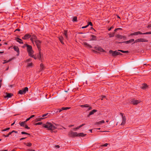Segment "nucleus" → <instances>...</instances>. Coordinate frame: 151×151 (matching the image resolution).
<instances>
[{
    "label": "nucleus",
    "mask_w": 151,
    "mask_h": 151,
    "mask_svg": "<svg viewBox=\"0 0 151 151\" xmlns=\"http://www.w3.org/2000/svg\"><path fill=\"white\" fill-rule=\"evenodd\" d=\"M43 125L44 127L47 128L49 130H52L56 129L55 126L50 123L47 122L46 124Z\"/></svg>",
    "instance_id": "nucleus-1"
},
{
    "label": "nucleus",
    "mask_w": 151,
    "mask_h": 151,
    "mask_svg": "<svg viewBox=\"0 0 151 151\" xmlns=\"http://www.w3.org/2000/svg\"><path fill=\"white\" fill-rule=\"evenodd\" d=\"M27 50L29 53V55L30 56L33 57L32 54L33 52V51L32 49V47L31 46L27 45Z\"/></svg>",
    "instance_id": "nucleus-2"
},
{
    "label": "nucleus",
    "mask_w": 151,
    "mask_h": 151,
    "mask_svg": "<svg viewBox=\"0 0 151 151\" xmlns=\"http://www.w3.org/2000/svg\"><path fill=\"white\" fill-rule=\"evenodd\" d=\"M109 52L110 54H111L112 56L114 57H115L118 55H122V54L120 53L119 52H118V51H113L112 50H110Z\"/></svg>",
    "instance_id": "nucleus-3"
},
{
    "label": "nucleus",
    "mask_w": 151,
    "mask_h": 151,
    "mask_svg": "<svg viewBox=\"0 0 151 151\" xmlns=\"http://www.w3.org/2000/svg\"><path fill=\"white\" fill-rule=\"evenodd\" d=\"M28 91V88L27 87H25L23 89L20 90L19 91L18 93L21 94H25L26 92Z\"/></svg>",
    "instance_id": "nucleus-4"
},
{
    "label": "nucleus",
    "mask_w": 151,
    "mask_h": 151,
    "mask_svg": "<svg viewBox=\"0 0 151 151\" xmlns=\"http://www.w3.org/2000/svg\"><path fill=\"white\" fill-rule=\"evenodd\" d=\"M148 42V40H146L145 39L143 38H140L136 40L134 43H137L139 42Z\"/></svg>",
    "instance_id": "nucleus-5"
},
{
    "label": "nucleus",
    "mask_w": 151,
    "mask_h": 151,
    "mask_svg": "<svg viewBox=\"0 0 151 151\" xmlns=\"http://www.w3.org/2000/svg\"><path fill=\"white\" fill-rule=\"evenodd\" d=\"M120 114L121 115L122 117V123H121V125H124L126 123V118L125 116H124L123 115V114L120 113Z\"/></svg>",
    "instance_id": "nucleus-6"
},
{
    "label": "nucleus",
    "mask_w": 151,
    "mask_h": 151,
    "mask_svg": "<svg viewBox=\"0 0 151 151\" xmlns=\"http://www.w3.org/2000/svg\"><path fill=\"white\" fill-rule=\"evenodd\" d=\"M69 135L73 137H77L78 136V134L76 132H74L72 131H71L70 132Z\"/></svg>",
    "instance_id": "nucleus-7"
},
{
    "label": "nucleus",
    "mask_w": 151,
    "mask_h": 151,
    "mask_svg": "<svg viewBox=\"0 0 151 151\" xmlns=\"http://www.w3.org/2000/svg\"><path fill=\"white\" fill-rule=\"evenodd\" d=\"M131 102L134 105H137L140 102V101L132 99L131 100Z\"/></svg>",
    "instance_id": "nucleus-8"
},
{
    "label": "nucleus",
    "mask_w": 151,
    "mask_h": 151,
    "mask_svg": "<svg viewBox=\"0 0 151 151\" xmlns=\"http://www.w3.org/2000/svg\"><path fill=\"white\" fill-rule=\"evenodd\" d=\"M97 110L95 109H94L91 111L89 114L87 116L89 117L90 115L93 114L94 113L97 112Z\"/></svg>",
    "instance_id": "nucleus-9"
},
{
    "label": "nucleus",
    "mask_w": 151,
    "mask_h": 151,
    "mask_svg": "<svg viewBox=\"0 0 151 151\" xmlns=\"http://www.w3.org/2000/svg\"><path fill=\"white\" fill-rule=\"evenodd\" d=\"M35 42L37 45V48L39 49L40 47V41L37 40H35Z\"/></svg>",
    "instance_id": "nucleus-10"
},
{
    "label": "nucleus",
    "mask_w": 151,
    "mask_h": 151,
    "mask_svg": "<svg viewBox=\"0 0 151 151\" xmlns=\"http://www.w3.org/2000/svg\"><path fill=\"white\" fill-rule=\"evenodd\" d=\"M30 40L32 41L33 42L34 41H35V40L36 39V37L35 35H33L32 36L31 35Z\"/></svg>",
    "instance_id": "nucleus-11"
},
{
    "label": "nucleus",
    "mask_w": 151,
    "mask_h": 151,
    "mask_svg": "<svg viewBox=\"0 0 151 151\" xmlns=\"http://www.w3.org/2000/svg\"><path fill=\"white\" fill-rule=\"evenodd\" d=\"M148 86L145 83H144L142 85V86H141V88L142 89L145 90L147 89V88Z\"/></svg>",
    "instance_id": "nucleus-12"
},
{
    "label": "nucleus",
    "mask_w": 151,
    "mask_h": 151,
    "mask_svg": "<svg viewBox=\"0 0 151 151\" xmlns=\"http://www.w3.org/2000/svg\"><path fill=\"white\" fill-rule=\"evenodd\" d=\"M6 95L4 96L5 98H11L13 95V94L11 93H6Z\"/></svg>",
    "instance_id": "nucleus-13"
},
{
    "label": "nucleus",
    "mask_w": 151,
    "mask_h": 151,
    "mask_svg": "<svg viewBox=\"0 0 151 151\" xmlns=\"http://www.w3.org/2000/svg\"><path fill=\"white\" fill-rule=\"evenodd\" d=\"M143 33H142L138 31L137 32H135L133 33H132L130 34V35H138V34H142Z\"/></svg>",
    "instance_id": "nucleus-14"
},
{
    "label": "nucleus",
    "mask_w": 151,
    "mask_h": 151,
    "mask_svg": "<svg viewBox=\"0 0 151 151\" xmlns=\"http://www.w3.org/2000/svg\"><path fill=\"white\" fill-rule=\"evenodd\" d=\"M31 37V35L28 34H27L26 35L24 36L23 37H22V39H28L30 37Z\"/></svg>",
    "instance_id": "nucleus-15"
},
{
    "label": "nucleus",
    "mask_w": 151,
    "mask_h": 151,
    "mask_svg": "<svg viewBox=\"0 0 151 151\" xmlns=\"http://www.w3.org/2000/svg\"><path fill=\"white\" fill-rule=\"evenodd\" d=\"M95 48L96 50H98L100 52H102L104 50L101 47H95Z\"/></svg>",
    "instance_id": "nucleus-16"
},
{
    "label": "nucleus",
    "mask_w": 151,
    "mask_h": 151,
    "mask_svg": "<svg viewBox=\"0 0 151 151\" xmlns=\"http://www.w3.org/2000/svg\"><path fill=\"white\" fill-rule=\"evenodd\" d=\"M85 125V124H82V125L79 126L77 127L76 128H75L73 129V130L74 131H76L77 129H79V128L81 127L82 126H83L84 125Z\"/></svg>",
    "instance_id": "nucleus-17"
},
{
    "label": "nucleus",
    "mask_w": 151,
    "mask_h": 151,
    "mask_svg": "<svg viewBox=\"0 0 151 151\" xmlns=\"http://www.w3.org/2000/svg\"><path fill=\"white\" fill-rule=\"evenodd\" d=\"M134 39H132L129 41L123 42L126 43H129L134 42Z\"/></svg>",
    "instance_id": "nucleus-18"
},
{
    "label": "nucleus",
    "mask_w": 151,
    "mask_h": 151,
    "mask_svg": "<svg viewBox=\"0 0 151 151\" xmlns=\"http://www.w3.org/2000/svg\"><path fill=\"white\" fill-rule=\"evenodd\" d=\"M27 122H26V121L23 122H21L19 123L20 125L22 127H24L25 125V123Z\"/></svg>",
    "instance_id": "nucleus-19"
},
{
    "label": "nucleus",
    "mask_w": 151,
    "mask_h": 151,
    "mask_svg": "<svg viewBox=\"0 0 151 151\" xmlns=\"http://www.w3.org/2000/svg\"><path fill=\"white\" fill-rule=\"evenodd\" d=\"M83 44L85 46H86L88 47H89V48H91L92 47L89 44H88V43L86 42H83Z\"/></svg>",
    "instance_id": "nucleus-20"
},
{
    "label": "nucleus",
    "mask_w": 151,
    "mask_h": 151,
    "mask_svg": "<svg viewBox=\"0 0 151 151\" xmlns=\"http://www.w3.org/2000/svg\"><path fill=\"white\" fill-rule=\"evenodd\" d=\"M17 41L20 44H23V42H22V40L19 38H17L16 39Z\"/></svg>",
    "instance_id": "nucleus-21"
},
{
    "label": "nucleus",
    "mask_w": 151,
    "mask_h": 151,
    "mask_svg": "<svg viewBox=\"0 0 151 151\" xmlns=\"http://www.w3.org/2000/svg\"><path fill=\"white\" fill-rule=\"evenodd\" d=\"M13 48L14 49L15 51L17 52L18 53H19V49L18 47L14 46V47Z\"/></svg>",
    "instance_id": "nucleus-22"
},
{
    "label": "nucleus",
    "mask_w": 151,
    "mask_h": 151,
    "mask_svg": "<svg viewBox=\"0 0 151 151\" xmlns=\"http://www.w3.org/2000/svg\"><path fill=\"white\" fill-rule=\"evenodd\" d=\"M59 40L63 44H64V42L63 41V38L62 36H60L59 37Z\"/></svg>",
    "instance_id": "nucleus-23"
},
{
    "label": "nucleus",
    "mask_w": 151,
    "mask_h": 151,
    "mask_svg": "<svg viewBox=\"0 0 151 151\" xmlns=\"http://www.w3.org/2000/svg\"><path fill=\"white\" fill-rule=\"evenodd\" d=\"M78 136L83 137L86 135V134H84L83 133H80L78 134Z\"/></svg>",
    "instance_id": "nucleus-24"
},
{
    "label": "nucleus",
    "mask_w": 151,
    "mask_h": 151,
    "mask_svg": "<svg viewBox=\"0 0 151 151\" xmlns=\"http://www.w3.org/2000/svg\"><path fill=\"white\" fill-rule=\"evenodd\" d=\"M104 123V120H102L101 121H99L98 122H96V124H100L102 123Z\"/></svg>",
    "instance_id": "nucleus-25"
},
{
    "label": "nucleus",
    "mask_w": 151,
    "mask_h": 151,
    "mask_svg": "<svg viewBox=\"0 0 151 151\" xmlns=\"http://www.w3.org/2000/svg\"><path fill=\"white\" fill-rule=\"evenodd\" d=\"M116 37L117 38H119V39H122L123 38H124V37L123 36H122V35H116Z\"/></svg>",
    "instance_id": "nucleus-26"
},
{
    "label": "nucleus",
    "mask_w": 151,
    "mask_h": 151,
    "mask_svg": "<svg viewBox=\"0 0 151 151\" xmlns=\"http://www.w3.org/2000/svg\"><path fill=\"white\" fill-rule=\"evenodd\" d=\"M35 115H32L29 118H27L26 119V122H27L28 121H29V120L31 118H33V117H34L35 116Z\"/></svg>",
    "instance_id": "nucleus-27"
},
{
    "label": "nucleus",
    "mask_w": 151,
    "mask_h": 151,
    "mask_svg": "<svg viewBox=\"0 0 151 151\" xmlns=\"http://www.w3.org/2000/svg\"><path fill=\"white\" fill-rule=\"evenodd\" d=\"M42 54L40 51H39V55L38 56V58L40 60L41 58Z\"/></svg>",
    "instance_id": "nucleus-28"
},
{
    "label": "nucleus",
    "mask_w": 151,
    "mask_h": 151,
    "mask_svg": "<svg viewBox=\"0 0 151 151\" xmlns=\"http://www.w3.org/2000/svg\"><path fill=\"white\" fill-rule=\"evenodd\" d=\"M63 34L65 36V37L66 39H68V36L67 35V32L66 31H65L63 33Z\"/></svg>",
    "instance_id": "nucleus-29"
},
{
    "label": "nucleus",
    "mask_w": 151,
    "mask_h": 151,
    "mask_svg": "<svg viewBox=\"0 0 151 151\" xmlns=\"http://www.w3.org/2000/svg\"><path fill=\"white\" fill-rule=\"evenodd\" d=\"M12 59H9V60H7V61H6V60H4V62H3V64H4L6 63H8L10 61L12 60Z\"/></svg>",
    "instance_id": "nucleus-30"
},
{
    "label": "nucleus",
    "mask_w": 151,
    "mask_h": 151,
    "mask_svg": "<svg viewBox=\"0 0 151 151\" xmlns=\"http://www.w3.org/2000/svg\"><path fill=\"white\" fill-rule=\"evenodd\" d=\"M44 118H37L36 120V122L40 121L41 120L43 119Z\"/></svg>",
    "instance_id": "nucleus-31"
},
{
    "label": "nucleus",
    "mask_w": 151,
    "mask_h": 151,
    "mask_svg": "<svg viewBox=\"0 0 151 151\" xmlns=\"http://www.w3.org/2000/svg\"><path fill=\"white\" fill-rule=\"evenodd\" d=\"M118 51H120L123 53H128V51H124L123 50H118Z\"/></svg>",
    "instance_id": "nucleus-32"
},
{
    "label": "nucleus",
    "mask_w": 151,
    "mask_h": 151,
    "mask_svg": "<svg viewBox=\"0 0 151 151\" xmlns=\"http://www.w3.org/2000/svg\"><path fill=\"white\" fill-rule=\"evenodd\" d=\"M77 20V17H75L73 18L72 20L73 22H76Z\"/></svg>",
    "instance_id": "nucleus-33"
},
{
    "label": "nucleus",
    "mask_w": 151,
    "mask_h": 151,
    "mask_svg": "<svg viewBox=\"0 0 151 151\" xmlns=\"http://www.w3.org/2000/svg\"><path fill=\"white\" fill-rule=\"evenodd\" d=\"M12 134V132H10L9 133L7 134V135H3V136L4 137H8L11 134Z\"/></svg>",
    "instance_id": "nucleus-34"
},
{
    "label": "nucleus",
    "mask_w": 151,
    "mask_h": 151,
    "mask_svg": "<svg viewBox=\"0 0 151 151\" xmlns=\"http://www.w3.org/2000/svg\"><path fill=\"white\" fill-rule=\"evenodd\" d=\"M91 36L92 37V38L91 39L92 40H95V39L96 38V37L95 36L93 35H92Z\"/></svg>",
    "instance_id": "nucleus-35"
},
{
    "label": "nucleus",
    "mask_w": 151,
    "mask_h": 151,
    "mask_svg": "<svg viewBox=\"0 0 151 151\" xmlns=\"http://www.w3.org/2000/svg\"><path fill=\"white\" fill-rule=\"evenodd\" d=\"M70 108H69V107H62V109L61 110H66L68 109H69Z\"/></svg>",
    "instance_id": "nucleus-36"
},
{
    "label": "nucleus",
    "mask_w": 151,
    "mask_h": 151,
    "mask_svg": "<svg viewBox=\"0 0 151 151\" xmlns=\"http://www.w3.org/2000/svg\"><path fill=\"white\" fill-rule=\"evenodd\" d=\"M24 144L26 145L27 146H29V147H30V146H31V145H32L31 143H27V144L24 143Z\"/></svg>",
    "instance_id": "nucleus-37"
},
{
    "label": "nucleus",
    "mask_w": 151,
    "mask_h": 151,
    "mask_svg": "<svg viewBox=\"0 0 151 151\" xmlns=\"http://www.w3.org/2000/svg\"><path fill=\"white\" fill-rule=\"evenodd\" d=\"M114 33L112 34H109V37H113L114 36Z\"/></svg>",
    "instance_id": "nucleus-38"
},
{
    "label": "nucleus",
    "mask_w": 151,
    "mask_h": 151,
    "mask_svg": "<svg viewBox=\"0 0 151 151\" xmlns=\"http://www.w3.org/2000/svg\"><path fill=\"white\" fill-rule=\"evenodd\" d=\"M142 34L146 35V34H151V32H148L145 33H144Z\"/></svg>",
    "instance_id": "nucleus-39"
},
{
    "label": "nucleus",
    "mask_w": 151,
    "mask_h": 151,
    "mask_svg": "<svg viewBox=\"0 0 151 151\" xmlns=\"http://www.w3.org/2000/svg\"><path fill=\"white\" fill-rule=\"evenodd\" d=\"M43 64H40V69L41 70H42L43 68Z\"/></svg>",
    "instance_id": "nucleus-40"
},
{
    "label": "nucleus",
    "mask_w": 151,
    "mask_h": 151,
    "mask_svg": "<svg viewBox=\"0 0 151 151\" xmlns=\"http://www.w3.org/2000/svg\"><path fill=\"white\" fill-rule=\"evenodd\" d=\"M32 63H28V67H31L32 66Z\"/></svg>",
    "instance_id": "nucleus-41"
},
{
    "label": "nucleus",
    "mask_w": 151,
    "mask_h": 151,
    "mask_svg": "<svg viewBox=\"0 0 151 151\" xmlns=\"http://www.w3.org/2000/svg\"><path fill=\"white\" fill-rule=\"evenodd\" d=\"M61 111H62V110L61 109H57V110H56V111H55V112H56V113H57L58 111L59 112H60Z\"/></svg>",
    "instance_id": "nucleus-42"
},
{
    "label": "nucleus",
    "mask_w": 151,
    "mask_h": 151,
    "mask_svg": "<svg viewBox=\"0 0 151 151\" xmlns=\"http://www.w3.org/2000/svg\"><path fill=\"white\" fill-rule=\"evenodd\" d=\"M10 129V128H6V129H4L2 131H6L7 130L9 129Z\"/></svg>",
    "instance_id": "nucleus-43"
},
{
    "label": "nucleus",
    "mask_w": 151,
    "mask_h": 151,
    "mask_svg": "<svg viewBox=\"0 0 151 151\" xmlns=\"http://www.w3.org/2000/svg\"><path fill=\"white\" fill-rule=\"evenodd\" d=\"M89 105L87 104H86L84 105V107L88 108V107H89Z\"/></svg>",
    "instance_id": "nucleus-44"
},
{
    "label": "nucleus",
    "mask_w": 151,
    "mask_h": 151,
    "mask_svg": "<svg viewBox=\"0 0 151 151\" xmlns=\"http://www.w3.org/2000/svg\"><path fill=\"white\" fill-rule=\"evenodd\" d=\"M42 124V122H40L36 123L35 124L36 125H40V124Z\"/></svg>",
    "instance_id": "nucleus-45"
},
{
    "label": "nucleus",
    "mask_w": 151,
    "mask_h": 151,
    "mask_svg": "<svg viewBox=\"0 0 151 151\" xmlns=\"http://www.w3.org/2000/svg\"><path fill=\"white\" fill-rule=\"evenodd\" d=\"M108 144V143H106V144H104V145H102L101 146L106 147V146H107Z\"/></svg>",
    "instance_id": "nucleus-46"
},
{
    "label": "nucleus",
    "mask_w": 151,
    "mask_h": 151,
    "mask_svg": "<svg viewBox=\"0 0 151 151\" xmlns=\"http://www.w3.org/2000/svg\"><path fill=\"white\" fill-rule=\"evenodd\" d=\"M87 111H89L92 109V108L91 107L89 106V107H88Z\"/></svg>",
    "instance_id": "nucleus-47"
},
{
    "label": "nucleus",
    "mask_w": 151,
    "mask_h": 151,
    "mask_svg": "<svg viewBox=\"0 0 151 151\" xmlns=\"http://www.w3.org/2000/svg\"><path fill=\"white\" fill-rule=\"evenodd\" d=\"M88 26V25H87L85 26H83V27H82V29H83V28H87Z\"/></svg>",
    "instance_id": "nucleus-48"
},
{
    "label": "nucleus",
    "mask_w": 151,
    "mask_h": 151,
    "mask_svg": "<svg viewBox=\"0 0 151 151\" xmlns=\"http://www.w3.org/2000/svg\"><path fill=\"white\" fill-rule=\"evenodd\" d=\"M12 132V133L13 132H14L17 134V132L16 131L13 130L12 132Z\"/></svg>",
    "instance_id": "nucleus-49"
},
{
    "label": "nucleus",
    "mask_w": 151,
    "mask_h": 151,
    "mask_svg": "<svg viewBox=\"0 0 151 151\" xmlns=\"http://www.w3.org/2000/svg\"><path fill=\"white\" fill-rule=\"evenodd\" d=\"M48 114V113L45 114H43L42 116V117H45V116H46Z\"/></svg>",
    "instance_id": "nucleus-50"
},
{
    "label": "nucleus",
    "mask_w": 151,
    "mask_h": 151,
    "mask_svg": "<svg viewBox=\"0 0 151 151\" xmlns=\"http://www.w3.org/2000/svg\"><path fill=\"white\" fill-rule=\"evenodd\" d=\"M114 27L113 26H112V27H111L110 28H109L108 29V30L109 31H110L111 29L113 28Z\"/></svg>",
    "instance_id": "nucleus-51"
},
{
    "label": "nucleus",
    "mask_w": 151,
    "mask_h": 151,
    "mask_svg": "<svg viewBox=\"0 0 151 151\" xmlns=\"http://www.w3.org/2000/svg\"><path fill=\"white\" fill-rule=\"evenodd\" d=\"M21 134H27V133L25 132H21Z\"/></svg>",
    "instance_id": "nucleus-52"
},
{
    "label": "nucleus",
    "mask_w": 151,
    "mask_h": 151,
    "mask_svg": "<svg viewBox=\"0 0 151 151\" xmlns=\"http://www.w3.org/2000/svg\"><path fill=\"white\" fill-rule=\"evenodd\" d=\"M25 126V128H27V129H29V127H28L27 125H25V126Z\"/></svg>",
    "instance_id": "nucleus-53"
},
{
    "label": "nucleus",
    "mask_w": 151,
    "mask_h": 151,
    "mask_svg": "<svg viewBox=\"0 0 151 151\" xmlns=\"http://www.w3.org/2000/svg\"><path fill=\"white\" fill-rule=\"evenodd\" d=\"M88 25H90L91 26H92V24L91 22H89Z\"/></svg>",
    "instance_id": "nucleus-54"
},
{
    "label": "nucleus",
    "mask_w": 151,
    "mask_h": 151,
    "mask_svg": "<svg viewBox=\"0 0 151 151\" xmlns=\"http://www.w3.org/2000/svg\"><path fill=\"white\" fill-rule=\"evenodd\" d=\"M26 138V137H23V138H21L20 139V140H23V139H25Z\"/></svg>",
    "instance_id": "nucleus-55"
},
{
    "label": "nucleus",
    "mask_w": 151,
    "mask_h": 151,
    "mask_svg": "<svg viewBox=\"0 0 151 151\" xmlns=\"http://www.w3.org/2000/svg\"><path fill=\"white\" fill-rule=\"evenodd\" d=\"M30 61V60L29 59H28L26 61L27 62H29Z\"/></svg>",
    "instance_id": "nucleus-56"
},
{
    "label": "nucleus",
    "mask_w": 151,
    "mask_h": 151,
    "mask_svg": "<svg viewBox=\"0 0 151 151\" xmlns=\"http://www.w3.org/2000/svg\"><path fill=\"white\" fill-rule=\"evenodd\" d=\"M148 27L149 28H151V24H149L148 25Z\"/></svg>",
    "instance_id": "nucleus-57"
},
{
    "label": "nucleus",
    "mask_w": 151,
    "mask_h": 151,
    "mask_svg": "<svg viewBox=\"0 0 151 151\" xmlns=\"http://www.w3.org/2000/svg\"><path fill=\"white\" fill-rule=\"evenodd\" d=\"M55 147L58 148H59L60 147V146H59L58 145H57L55 146Z\"/></svg>",
    "instance_id": "nucleus-58"
},
{
    "label": "nucleus",
    "mask_w": 151,
    "mask_h": 151,
    "mask_svg": "<svg viewBox=\"0 0 151 151\" xmlns=\"http://www.w3.org/2000/svg\"><path fill=\"white\" fill-rule=\"evenodd\" d=\"M15 31H20V29H17Z\"/></svg>",
    "instance_id": "nucleus-59"
},
{
    "label": "nucleus",
    "mask_w": 151,
    "mask_h": 151,
    "mask_svg": "<svg viewBox=\"0 0 151 151\" xmlns=\"http://www.w3.org/2000/svg\"><path fill=\"white\" fill-rule=\"evenodd\" d=\"M2 79H1V80H0V84H1V82H2Z\"/></svg>",
    "instance_id": "nucleus-60"
},
{
    "label": "nucleus",
    "mask_w": 151,
    "mask_h": 151,
    "mask_svg": "<svg viewBox=\"0 0 151 151\" xmlns=\"http://www.w3.org/2000/svg\"><path fill=\"white\" fill-rule=\"evenodd\" d=\"M117 30H118V29H116L115 30H114V31L115 32H116V31H117Z\"/></svg>",
    "instance_id": "nucleus-61"
},
{
    "label": "nucleus",
    "mask_w": 151,
    "mask_h": 151,
    "mask_svg": "<svg viewBox=\"0 0 151 151\" xmlns=\"http://www.w3.org/2000/svg\"><path fill=\"white\" fill-rule=\"evenodd\" d=\"M84 105H81V106L82 107H84Z\"/></svg>",
    "instance_id": "nucleus-62"
},
{
    "label": "nucleus",
    "mask_w": 151,
    "mask_h": 151,
    "mask_svg": "<svg viewBox=\"0 0 151 151\" xmlns=\"http://www.w3.org/2000/svg\"><path fill=\"white\" fill-rule=\"evenodd\" d=\"M117 29H118V30H121L122 29V28H117Z\"/></svg>",
    "instance_id": "nucleus-63"
},
{
    "label": "nucleus",
    "mask_w": 151,
    "mask_h": 151,
    "mask_svg": "<svg viewBox=\"0 0 151 151\" xmlns=\"http://www.w3.org/2000/svg\"><path fill=\"white\" fill-rule=\"evenodd\" d=\"M7 150H1V151H7Z\"/></svg>",
    "instance_id": "nucleus-64"
}]
</instances>
